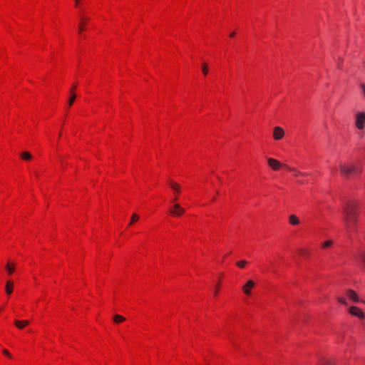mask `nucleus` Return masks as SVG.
<instances>
[{
  "label": "nucleus",
  "instance_id": "obj_1",
  "mask_svg": "<svg viewBox=\"0 0 365 365\" xmlns=\"http://www.w3.org/2000/svg\"><path fill=\"white\" fill-rule=\"evenodd\" d=\"M358 205L354 201H349L343 207V220L347 230H351L357 222Z\"/></svg>",
  "mask_w": 365,
  "mask_h": 365
},
{
  "label": "nucleus",
  "instance_id": "obj_2",
  "mask_svg": "<svg viewBox=\"0 0 365 365\" xmlns=\"http://www.w3.org/2000/svg\"><path fill=\"white\" fill-rule=\"evenodd\" d=\"M339 170L341 175L346 178L349 179L356 177L361 172V167L354 162H341L339 163Z\"/></svg>",
  "mask_w": 365,
  "mask_h": 365
},
{
  "label": "nucleus",
  "instance_id": "obj_3",
  "mask_svg": "<svg viewBox=\"0 0 365 365\" xmlns=\"http://www.w3.org/2000/svg\"><path fill=\"white\" fill-rule=\"evenodd\" d=\"M356 126L359 130H363L365 125V112H360L356 115Z\"/></svg>",
  "mask_w": 365,
  "mask_h": 365
},
{
  "label": "nucleus",
  "instance_id": "obj_4",
  "mask_svg": "<svg viewBox=\"0 0 365 365\" xmlns=\"http://www.w3.org/2000/svg\"><path fill=\"white\" fill-rule=\"evenodd\" d=\"M267 163H268L269 166L273 170H278L281 168H284V165H285L282 164L277 160L272 158H267Z\"/></svg>",
  "mask_w": 365,
  "mask_h": 365
},
{
  "label": "nucleus",
  "instance_id": "obj_5",
  "mask_svg": "<svg viewBox=\"0 0 365 365\" xmlns=\"http://www.w3.org/2000/svg\"><path fill=\"white\" fill-rule=\"evenodd\" d=\"M284 136V130L280 126H276L274 128L273 130V138L276 140H279L282 139Z\"/></svg>",
  "mask_w": 365,
  "mask_h": 365
},
{
  "label": "nucleus",
  "instance_id": "obj_6",
  "mask_svg": "<svg viewBox=\"0 0 365 365\" xmlns=\"http://www.w3.org/2000/svg\"><path fill=\"white\" fill-rule=\"evenodd\" d=\"M173 208L174 209L170 210V212L173 215H175V216H181L185 212V209L183 207H182L180 205V204H178V203H175Z\"/></svg>",
  "mask_w": 365,
  "mask_h": 365
},
{
  "label": "nucleus",
  "instance_id": "obj_7",
  "mask_svg": "<svg viewBox=\"0 0 365 365\" xmlns=\"http://www.w3.org/2000/svg\"><path fill=\"white\" fill-rule=\"evenodd\" d=\"M349 312L351 315L359 317V319H364L365 317L362 310L356 307H351Z\"/></svg>",
  "mask_w": 365,
  "mask_h": 365
},
{
  "label": "nucleus",
  "instance_id": "obj_8",
  "mask_svg": "<svg viewBox=\"0 0 365 365\" xmlns=\"http://www.w3.org/2000/svg\"><path fill=\"white\" fill-rule=\"evenodd\" d=\"M255 286V283L253 280H248L246 284L242 287L243 292L247 295H250L251 289Z\"/></svg>",
  "mask_w": 365,
  "mask_h": 365
},
{
  "label": "nucleus",
  "instance_id": "obj_9",
  "mask_svg": "<svg viewBox=\"0 0 365 365\" xmlns=\"http://www.w3.org/2000/svg\"><path fill=\"white\" fill-rule=\"evenodd\" d=\"M76 88V84H73L71 88V96H70V98L68 102V106H71L73 105V103L76 98V96L74 93V91Z\"/></svg>",
  "mask_w": 365,
  "mask_h": 365
},
{
  "label": "nucleus",
  "instance_id": "obj_10",
  "mask_svg": "<svg viewBox=\"0 0 365 365\" xmlns=\"http://www.w3.org/2000/svg\"><path fill=\"white\" fill-rule=\"evenodd\" d=\"M347 297L354 302H359L357 294L352 289H348L346 292Z\"/></svg>",
  "mask_w": 365,
  "mask_h": 365
},
{
  "label": "nucleus",
  "instance_id": "obj_11",
  "mask_svg": "<svg viewBox=\"0 0 365 365\" xmlns=\"http://www.w3.org/2000/svg\"><path fill=\"white\" fill-rule=\"evenodd\" d=\"M5 269L8 272L9 274H12L15 270L14 263L8 262L6 265L5 266Z\"/></svg>",
  "mask_w": 365,
  "mask_h": 365
},
{
  "label": "nucleus",
  "instance_id": "obj_12",
  "mask_svg": "<svg viewBox=\"0 0 365 365\" xmlns=\"http://www.w3.org/2000/svg\"><path fill=\"white\" fill-rule=\"evenodd\" d=\"M13 288H14L13 282L10 281V280L7 281L6 284V287H5L6 294L9 295L11 294L13 291Z\"/></svg>",
  "mask_w": 365,
  "mask_h": 365
},
{
  "label": "nucleus",
  "instance_id": "obj_13",
  "mask_svg": "<svg viewBox=\"0 0 365 365\" xmlns=\"http://www.w3.org/2000/svg\"><path fill=\"white\" fill-rule=\"evenodd\" d=\"M289 222L292 225H297L299 224V220L295 215H291L289 217Z\"/></svg>",
  "mask_w": 365,
  "mask_h": 365
},
{
  "label": "nucleus",
  "instance_id": "obj_14",
  "mask_svg": "<svg viewBox=\"0 0 365 365\" xmlns=\"http://www.w3.org/2000/svg\"><path fill=\"white\" fill-rule=\"evenodd\" d=\"M284 168L286 169H287L289 171H292L294 173V176L297 177V176H304V175H307L306 173H302V172H299L298 170H297L296 169L293 168H291L288 165H284Z\"/></svg>",
  "mask_w": 365,
  "mask_h": 365
},
{
  "label": "nucleus",
  "instance_id": "obj_15",
  "mask_svg": "<svg viewBox=\"0 0 365 365\" xmlns=\"http://www.w3.org/2000/svg\"><path fill=\"white\" fill-rule=\"evenodd\" d=\"M14 323H15V325L18 328L23 329L25 326H26V325H28L29 324V322L26 321V320H24V321L16 320L14 322Z\"/></svg>",
  "mask_w": 365,
  "mask_h": 365
},
{
  "label": "nucleus",
  "instance_id": "obj_16",
  "mask_svg": "<svg viewBox=\"0 0 365 365\" xmlns=\"http://www.w3.org/2000/svg\"><path fill=\"white\" fill-rule=\"evenodd\" d=\"M88 18L87 17H84V16H82L81 17V21L78 25V32L79 34H81L83 31H84V26H85V24L84 22L86 21H88Z\"/></svg>",
  "mask_w": 365,
  "mask_h": 365
},
{
  "label": "nucleus",
  "instance_id": "obj_17",
  "mask_svg": "<svg viewBox=\"0 0 365 365\" xmlns=\"http://www.w3.org/2000/svg\"><path fill=\"white\" fill-rule=\"evenodd\" d=\"M21 158L25 160H30L32 159V155L29 152H23L21 153Z\"/></svg>",
  "mask_w": 365,
  "mask_h": 365
},
{
  "label": "nucleus",
  "instance_id": "obj_18",
  "mask_svg": "<svg viewBox=\"0 0 365 365\" xmlns=\"http://www.w3.org/2000/svg\"><path fill=\"white\" fill-rule=\"evenodd\" d=\"M125 320V318L123 317V316L121 315H119V314H115L114 315L113 317V321L115 322V323H120V322H123Z\"/></svg>",
  "mask_w": 365,
  "mask_h": 365
},
{
  "label": "nucleus",
  "instance_id": "obj_19",
  "mask_svg": "<svg viewBox=\"0 0 365 365\" xmlns=\"http://www.w3.org/2000/svg\"><path fill=\"white\" fill-rule=\"evenodd\" d=\"M170 185L174 191H175L177 192H179L180 191V186L178 183L174 182H170Z\"/></svg>",
  "mask_w": 365,
  "mask_h": 365
},
{
  "label": "nucleus",
  "instance_id": "obj_20",
  "mask_svg": "<svg viewBox=\"0 0 365 365\" xmlns=\"http://www.w3.org/2000/svg\"><path fill=\"white\" fill-rule=\"evenodd\" d=\"M318 365H336L334 362L331 360L322 359Z\"/></svg>",
  "mask_w": 365,
  "mask_h": 365
},
{
  "label": "nucleus",
  "instance_id": "obj_21",
  "mask_svg": "<svg viewBox=\"0 0 365 365\" xmlns=\"http://www.w3.org/2000/svg\"><path fill=\"white\" fill-rule=\"evenodd\" d=\"M139 220V216L137 214H133L131 217L130 221L128 225H133L135 222Z\"/></svg>",
  "mask_w": 365,
  "mask_h": 365
},
{
  "label": "nucleus",
  "instance_id": "obj_22",
  "mask_svg": "<svg viewBox=\"0 0 365 365\" xmlns=\"http://www.w3.org/2000/svg\"><path fill=\"white\" fill-rule=\"evenodd\" d=\"M332 244H333V242L331 240H327V241L324 242L322 244V248L325 249V248H327V247L331 246Z\"/></svg>",
  "mask_w": 365,
  "mask_h": 365
},
{
  "label": "nucleus",
  "instance_id": "obj_23",
  "mask_svg": "<svg viewBox=\"0 0 365 365\" xmlns=\"http://www.w3.org/2000/svg\"><path fill=\"white\" fill-rule=\"evenodd\" d=\"M247 264V261L246 260H242V261H239L237 262V265L240 267V268H244L245 266Z\"/></svg>",
  "mask_w": 365,
  "mask_h": 365
},
{
  "label": "nucleus",
  "instance_id": "obj_24",
  "mask_svg": "<svg viewBox=\"0 0 365 365\" xmlns=\"http://www.w3.org/2000/svg\"><path fill=\"white\" fill-rule=\"evenodd\" d=\"M202 71L205 76H206L208 73V67L205 63L202 65Z\"/></svg>",
  "mask_w": 365,
  "mask_h": 365
},
{
  "label": "nucleus",
  "instance_id": "obj_25",
  "mask_svg": "<svg viewBox=\"0 0 365 365\" xmlns=\"http://www.w3.org/2000/svg\"><path fill=\"white\" fill-rule=\"evenodd\" d=\"M338 302L342 304L346 305V300L344 297H338Z\"/></svg>",
  "mask_w": 365,
  "mask_h": 365
},
{
  "label": "nucleus",
  "instance_id": "obj_26",
  "mask_svg": "<svg viewBox=\"0 0 365 365\" xmlns=\"http://www.w3.org/2000/svg\"><path fill=\"white\" fill-rule=\"evenodd\" d=\"M360 258L361 259L362 262H364V265H365V251L364 252H362L361 254H360Z\"/></svg>",
  "mask_w": 365,
  "mask_h": 365
},
{
  "label": "nucleus",
  "instance_id": "obj_27",
  "mask_svg": "<svg viewBox=\"0 0 365 365\" xmlns=\"http://www.w3.org/2000/svg\"><path fill=\"white\" fill-rule=\"evenodd\" d=\"M3 354H5L6 356H7L9 358H11V354L9 352V351L7 349H4L3 350Z\"/></svg>",
  "mask_w": 365,
  "mask_h": 365
},
{
  "label": "nucleus",
  "instance_id": "obj_28",
  "mask_svg": "<svg viewBox=\"0 0 365 365\" xmlns=\"http://www.w3.org/2000/svg\"><path fill=\"white\" fill-rule=\"evenodd\" d=\"M361 88H362V90H363V93H364V96H365V84H362V85L361 86Z\"/></svg>",
  "mask_w": 365,
  "mask_h": 365
},
{
  "label": "nucleus",
  "instance_id": "obj_29",
  "mask_svg": "<svg viewBox=\"0 0 365 365\" xmlns=\"http://www.w3.org/2000/svg\"><path fill=\"white\" fill-rule=\"evenodd\" d=\"M235 32H232V33L230 34V37H233V36H235Z\"/></svg>",
  "mask_w": 365,
  "mask_h": 365
},
{
  "label": "nucleus",
  "instance_id": "obj_30",
  "mask_svg": "<svg viewBox=\"0 0 365 365\" xmlns=\"http://www.w3.org/2000/svg\"><path fill=\"white\" fill-rule=\"evenodd\" d=\"M75 1H76V6H77L78 5L79 0H75Z\"/></svg>",
  "mask_w": 365,
  "mask_h": 365
},
{
  "label": "nucleus",
  "instance_id": "obj_31",
  "mask_svg": "<svg viewBox=\"0 0 365 365\" xmlns=\"http://www.w3.org/2000/svg\"><path fill=\"white\" fill-rule=\"evenodd\" d=\"M217 294V288H215V295Z\"/></svg>",
  "mask_w": 365,
  "mask_h": 365
},
{
  "label": "nucleus",
  "instance_id": "obj_32",
  "mask_svg": "<svg viewBox=\"0 0 365 365\" xmlns=\"http://www.w3.org/2000/svg\"><path fill=\"white\" fill-rule=\"evenodd\" d=\"M175 200H177V197H175V198L172 200V202H175Z\"/></svg>",
  "mask_w": 365,
  "mask_h": 365
},
{
  "label": "nucleus",
  "instance_id": "obj_33",
  "mask_svg": "<svg viewBox=\"0 0 365 365\" xmlns=\"http://www.w3.org/2000/svg\"><path fill=\"white\" fill-rule=\"evenodd\" d=\"M303 255H307V252H302Z\"/></svg>",
  "mask_w": 365,
  "mask_h": 365
}]
</instances>
